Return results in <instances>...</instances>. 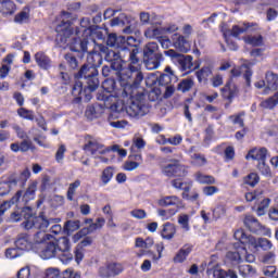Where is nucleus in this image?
Wrapping results in <instances>:
<instances>
[{
  "mask_svg": "<svg viewBox=\"0 0 278 278\" xmlns=\"http://www.w3.org/2000/svg\"><path fill=\"white\" fill-rule=\"evenodd\" d=\"M62 23L56 26V40L61 45H67L71 51L78 52L81 51L86 53L88 51V34H90V20L83 18L80 21V27H74L71 21H65L71 14L63 12Z\"/></svg>",
  "mask_w": 278,
  "mask_h": 278,
  "instance_id": "nucleus-1",
  "label": "nucleus"
},
{
  "mask_svg": "<svg viewBox=\"0 0 278 278\" xmlns=\"http://www.w3.org/2000/svg\"><path fill=\"white\" fill-rule=\"evenodd\" d=\"M108 84H111V86H114V81L112 80H105L102 84V87L105 88V92L98 93L97 99L98 101H103L102 104H100V108H106L108 110H111V114L108 118L109 125L111 127H114L115 129H125L127 127L128 123L125 119L122 121H115L116 114H121L123 110H125V104L123 102L118 101L117 97H114L110 94L112 92V88H108Z\"/></svg>",
  "mask_w": 278,
  "mask_h": 278,
  "instance_id": "nucleus-2",
  "label": "nucleus"
},
{
  "mask_svg": "<svg viewBox=\"0 0 278 278\" xmlns=\"http://www.w3.org/2000/svg\"><path fill=\"white\" fill-rule=\"evenodd\" d=\"M77 77L79 79H85L87 86L84 88L81 81H76L73 87V94L76 97H85L87 101H90V99H92L90 93L94 92V90L99 88V70H97L94 66L85 64L78 72Z\"/></svg>",
  "mask_w": 278,
  "mask_h": 278,
  "instance_id": "nucleus-3",
  "label": "nucleus"
},
{
  "mask_svg": "<svg viewBox=\"0 0 278 278\" xmlns=\"http://www.w3.org/2000/svg\"><path fill=\"white\" fill-rule=\"evenodd\" d=\"M101 53H105L106 62H111L112 71H121L123 62H130L129 65L139 64L138 48L129 49L126 45L122 46L118 52L108 49L105 46H98Z\"/></svg>",
  "mask_w": 278,
  "mask_h": 278,
  "instance_id": "nucleus-4",
  "label": "nucleus"
},
{
  "mask_svg": "<svg viewBox=\"0 0 278 278\" xmlns=\"http://www.w3.org/2000/svg\"><path fill=\"white\" fill-rule=\"evenodd\" d=\"M60 218H50L40 214L39 216H34L30 214L25 215V222L22 224L24 229H39L37 233H35L34 242L35 244H45L47 240H50L51 235H47V229H49V225L51 223H60Z\"/></svg>",
  "mask_w": 278,
  "mask_h": 278,
  "instance_id": "nucleus-5",
  "label": "nucleus"
},
{
  "mask_svg": "<svg viewBox=\"0 0 278 278\" xmlns=\"http://www.w3.org/2000/svg\"><path fill=\"white\" fill-rule=\"evenodd\" d=\"M117 72H119L121 81H127L124 92H129L131 88H139L144 79V75H142V71L140 70V63L128 65L127 68H121Z\"/></svg>",
  "mask_w": 278,
  "mask_h": 278,
  "instance_id": "nucleus-6",
  "label": "nucleus"
},
{
  "mask_svg": "<svg viewBox=\"0 0 278 278\" xmlns=\"http://www.w3.org/2000/svg\"><path fill=\"white\" fill-rule=\"evenodd\" d=\"M126 113L131 118H140L149 114V106L144 102V96L139 94L130 99V103L126 106Z\"/></svg>",
  "mask_w": 278,
  "mask_h": 278,
  "instance_id": "nucleus-7",
  "label": "nucleus"
},
{
  "mask_svg": "<svg viewBox=\"0 0 278 278\" xmlns=\"http://www.w3.org/2000/svg\"><path fill=\"white\" fill-rule=\"evenodd\" d=\"M84 151L88 153V155H92V157H101V155H105V153H110L112 149L105 147L101 140L88 136L86 138V142L84 146Z\"/></svg>",
  "mask_w": 278,
  "mask_h": 278,
  "instance_id": "nucleus-8",
  "label": "nucleus"
},
{
  "mask_svg": "<svg viewBox=\"0 0 278 278\" xmlns=\"http://www.w3.org/2000/svg\"><path fill=\"white\" fill-rule=\"evenodd\" d=\"M245 157L247 160H256L258 162V170L263 175L270 174V167L266 165V157H268V150L266 148H254L249 151Z\"/></svg>",
  "mask_w": 278,
  "mask_h": 278,
  "instance_id": "nucleus-9",
  "label": "nucleus"
},
{
  "mask_svg": "<svg viewBox=\"0 0 278 278\" xmlns=\"http://www.w3.org/2000/svg\"><path fill=\"white\" fill-rule=\"evenodd\" d=\"M52 242L55 244L56 253H59V258L63 264L73 262V254L71 253V240L68 237H62Z\"/></svg>",
  "mask_w": 278,
  "mask_h": 278,
  "instance_id": "nucleus-10",
  "label": "nucleus"
},
{
  "mask_svg": "<svg viewBox=\"0 0 278 278\" xmlns=\"http://www.w3.org/2000/svg\"><path fill=\"white\" fill-rule=\"evenodd\" d=\"M170 162L161 167L162 175L165 177H186L188 175L186 166L179 164L178 160H172Z\"/></svg>",
  "mask_w": 278,
  "mask_h": 278,
  "instance_id": "nucleus-11",
  "label": "nucleus"
},
{
  "mask_svg": "<svg viewBox=\"0 0 278 278\" xmlns=\"http://www.w3.org/2000/svg\"><path fill=\"white\" fill-rule=\"evenodd\" d=\"M244 223L249 227L250 231H252L253 233H261L262 236H267V238H271L273 232L270 231V228H267L266 226L260 224L257 218L249 215L245 217Z\"/></svg>",
  "mask_w": 278,
  "mask_h": 278,
  "instance_id": "nucleus-12",
  "label": "nucleus"
},
{
  "mask_svg": "<svg viewBox=\"0 0 278 278\" xmlns=\"http://www.w3.org/2000/svg\"><path fill=\"white\" fill-rule=\"evenodd\" d=\"M248 242L249 249L253 251V253L260 251V249H262V251H270V249H273V242L266 238L250 237Z\"/></svg>",
  "mask_w": 278,
  "mask_h": 278,
  "instance_id": "nucleus-13",
  "label": "nucleus"
},
{
  "mask_svg": "<svg viewBox=\"0 0 278 278\" xmlns=\"http://www.w3.org/2000/svg\"><path fill=\"white\" fill-rule=\"evenodd\" d=\"M123 273V265L118 263H110L108 265H103L99 268L98 275L102 278L116 277V275H121Z\"/></svg>",
  "mask_w": 278,
  "mask_h": 278,
  "instance_id": "nucleus-14",
  "label": "nucleus"
},
{
  "mask_svg": "<svg viewBox=\"0 0 278 278\" xmlns=\"http://www.w3.org/2000/svg\"><path fill=\"white\" fill-rule=\"evenodd\" d=\"M136 42V38L128 36H116V34H110L106 40L108 47H113L114 49H121L124 45H130Z\"/></svg>",
  "mask_w": 278,
  "mask_h": 278,
  "instance_id": "nucleus-15",
  "label": "nucleus"
},
{
  "mask_svg": "<svg viewBox=\"0 0 278 278\" xmlns=\"http://www.w3.org/2000/svg\"><path fill=\"white\" fill-rule=\"evenodd\" d=\"M173 47L180 51V53H188L190 51V40L187 37L179 34H174L172 36Z\"/></svg>",
  "mask_w": 278,
  "mask_h": 278,
  "instance_id": "nucleus-16",
  "label": "nucleus"
},
{
  "mask_svg": "<svg viewBox=\"0 0 278 278\" xmlns=\"http://www.w3.org/2000/svg\"><path fill=\"white\" fill-rule=\"evenodd\" d=\"M37 190H38V181L30 180L25 192L23 193V191H22L20 201H22V203H29V201H34V199H36Z\"/></svg>",
  "mask_w": 278,
  "mask_h": 278,
  "instance_id": "nucleus-17",
  "label": "nucleus"
},
{
  "mask_svg": "<svg viewBox=\"0 0 278 278\" xmlns=\"http://www.w3.org/2000/svg\"><path fill=\"white\" fill-rule=\"evenodd\" d=\"M101 45H98L96 49H98L99 52L93 51L89 52L87 55V65L88 66H94V68H99L101 64H103V55L105 58V53L101 52V49H99Z\"/></svg>",
  "mask_w": 278,
  "mask_h": 278,
  "instance_id": "nucleus-18",
  "label": "nucleus"
},
{
  "mask_svg": "<svg viewBox=\"0 0 278 278\" xmlns=\"http://www.w3.org/2000/svg\"><path fill=\"white\" fill-rule=\"evenodd\" d=\"M55 255H59V253L58 248L53 241L45 243L41 251L39 252V257H41V260H51L55 257Z\"/></svg>",
  "mask_w": 278,
  "mask_h": 278,
  "instance_id": "nucleus-19",
  "label": "nucleus"
},
{
  "mask_svg": "<svg viewBox=\"0 0 278 278\" xmlns=\"http://www.w3.org/2000/svg\"><path fill=\"white\" fill-rule=\"evenodd\" d=\"M15 247L18 251L25 253V251H31V249H34V243L31 239H29V236L20 235L15 240Z\"/></svg>",
  "mask_w": 278,
  "mask_h": 278,
  "instance_id": "nucleus-20",
  "label": "nucleus"
},
{
  "mask_svg": "<svg viewBox=\"0 0 278 278\" xmlns=\"http://www.w3.org/2000/svg\"><path fill=\"white\" fill-rule=\"evenodd\" d=\"M105 225V218L100 217L96 220V223L91 224L88 228H84L81 231L77 232L74 236V241L77 242L79 238H81V233L86 236V233H92L93 231H97V229H101Z\"/></svg>",
  "mask_w": 278,
  "mask_h": 278,
  "instance_id": "nucleus-21",
  "label": "nucleus"
},
{
  "mask_svg": "<svg viewBox=\"0 0 278 278\" xmlns=\"http://www.w3.org/2000/svg\"><path fill=\"white\" fill-rule=\"evenodd\" d=\"M159 205L161 207H168L170 205H174L178 210H181V207H184V204L181 203V199H179L177 195H168L160 199Z\"/></svg>",
  "mask_w": 278,
  "mask_h": 278,
  "instance_id": "nucleus-22",
  "label": "nucleus"
},
{
  "mask_svg": "<svg viewBox=\"0 0 278 278\" xmlns=\"http://www.w3.org/2000/svg\"><path fill=\"white\" fill-rule=\"evenodd\" d=\"M266 88L264 94H268L270 90H277L278 87V76L273 72H267L265 76Z\"/></svg>",
  "mask_w": 278,
  "mask_h": 278,
  "instance_id": "nucleus-23",
  "label": "nucleus"
},
{
  "mask_svg": "<svg viewBox=\"0 0 278 278\" xmlns=\"http://www.w3.org/2000/svg\"><path fill=\"white\" fill-rule=\"evenodd\" d=\"M192 60L193 58L191 55L181 54L176 62V66H178L180 71H192V68H194Z\"/></svg>",
  "mask_w": 278,
  "mask_h": 278,
  "instance_id": "nucleus-24",
  "label": "nucleus"
},
{
  "mask_svg": "<svg viewBox=\"0 0 278 278\" xmlns=\"http://www.w3.org/2000/svg\"><path fill=\"white\" fill-rule=\"evenodd\" d=\"M222 94L224 99L231 101L236 94H238V87L232 80H229L224 88H222Z\"/></svg>",
  "mask_w": 278,
  "mask_h": 278,
  "instance_id": "nucleus-25",
  "label": "nucleus"
},
{
  "mask_svg": "<svg viewBox=\"0 0 278 278\" xmlns=\"http://www.w3.org/2000/svg\"><path fill=\"white\" fill-rule=\"evenodd\" d=\"M35 61L39 68H42L43 71H49V68H51V59L46 55L45 52H37L35 54Z\"/></svg>",
  "mask_w": 278,
  "mask_h": 278,
  "instance_id": "nucleus-26",
  "label": "nucleus"
},
{
  "mask_svg": "<svg viewBox=\"0 0 278 278\" xmlns=\"http://www.w3.org/2000/svg\"><path fill=\"white\" fill-rule=\"evenodd\" d=\"M175 233H177V228L174 226V224L165 223L162 226L161 237L163 240H173V238H175Z\"/></svg>",
  "mask_w": 278,
  "mask_h": 278,
  "instance_id": "nucleus-27",
  "label": "nucleus"
},
{
  "mask_svg": "<svg viewBox=\"0 0 278 278\" xmlns=\"http://www.w3.org/2000/svg\"><path fill=\"white\" fill-rule=\"evenodd\" d=\"M244 31H249V24L235 25L231 30L224 31V38H226V42H229V40H227V36L238 38V36H240V34H244Z\"/></svg>",
  "mask_w": 278,
  "mask_h": 278,
  "instance_id": "nucleus-28",
  "label": "nucleus"
},
{
  "mask_svg": "<svg viewBox=\"0 0 278 278\" xmlns=\"http://www.w3.org/2000/svg\"><path fill=\"white\" fill-rule=\"evenodd\" d=\"M21 197H23V191L20 190L10 201L3 202L0 205V215L5 214V212H8V210H10L12 205H14V203H18V201H21Z\"/></svg>",
  "mask_w": 278,
  "mask_h": 278,
  "instance_id": "nucleus-29",
  "label": "nucleus"
},
{
  "mask_svg": "<svg viewBox=\"0 0 278 278\" xmlns=\"http://www.w3.org/2000/svg\"><path fill=\"white\" fill-rule=\"evenodd\" d=\"M146 38H149L150 40L162 38L164 36V28L159 27V26H150L146 31H144Z\"/></svg>",
  "mask_w": 278,
  "mask_h": 278,
  "instance_id": "nucleus-30",
  "label": "nucleus"
},
{
  "mask_svg": "<svg viewBox=\"0 0 278 278\" xmlns=\"http://www.w3.org/2000/svg\"><path fill=\"white\" fill-rule=\"evenodd\" d=\"M194 179L198 184L202 185L213 186V184H216V178H214V176L205 175L201 172L194 174Z\"/></svg>",
  "mask_w": 278,
  "mask_h": 278,
  "instance_id": "nucleus-31",
  "label": "nucleus"
},
{
  "mask_svg": "<svg viewBox=\"0 0 278 278\" xmlns=\"http://www.w3.org/2000/svg\"><path fill=\"white\" fill-rule=\"evenodd\" d=\"M27 214H29L30 216H34V214L31 213V206H25L21 212L18 211L13 212L10 216V220L11 223H18L21 218L24 217L25 219V215Z\"/></svg>",
  "mask_w": 278,
  "mask_h": 278,
  "instance_id": "nucleus-32",
  "label": "nucleus"
},
{
  "mask_svg": "<svg viewBox=\"0 0 278 278\" xmlns=\"http://www.w3.org/2000/svg\"><path fill=\"white\" fill-rule=\"evenodd\" d=\"M161 61H162V54L143 59V62L146 64V68L148 71H155V68H160V62Z\"/></svg>",
  "mask_w": 278,
  "mask_h": 278,
  "instance_id": "nucleus-33",
  "label": "nucleus"
},
{
  "mask_svg": "<svg viewBox=\"0 0 278 278\" xmlns=\"http://www.w3.org/2000/svg\"><path fill=\"white\" fill-rule=\"evenodd\" d=\"M277 261V254L273 251L266 252L258 257V262L265 265H273Z\"/></svg>",
  "mask_w": 278,
  "mask_h": 278,
  "instance_id": "nucleus-34",
  "label": "nucleus"
},
{
  "mask_svg": "<svg viewBox=\"0 0 278 278\" xmlns=\"http://www.w3.org/2000/svg\"><path fill=\"white\" fill-rule=\"evenodd\" d=\"M157 51V43L155 42H150L146 46L143 50V59L147 58H156V55H162L160 53H155Z\"/></svg>",
  "mask_w": 278,
  "mask_h": 278,
  "instance_id": "nucleus-35",
  "label": "nucleus"
},
{
  "mask_svg": "<svg viewBox=\"0 0 278 278\" xmlns=\"http://www.w3.org/2000/svg\"><path fill=\"white\" fill-rule=\"evenodd\" d=\"M198 81L201 84L206 81L207 78L212 75V66H204L195 73Z\"/></svg>",
  "mask_w": 278,
  "mask_h": 278,
  "instance_id": "nucleus-36",
  "label": "nucleus"
},
{
  "mask_svg": "<svg viewBox=\"0 0 278 278\" xmlns=\"http://www.w3.org/2000/svg\"><path fill=\"white\" fill-rule=\"evenodd\" d=\"M0 3H1V12L5 16H8L9 14H14V12H16V4H14V2L7 0Z\"/></svg>",
  "mask_w": 278,
  "mask_h": 278,
  "instance_id": "nucleus-37",
  "label": "nucleus"
},
{
  "mask_svg": "<svg viewBox=\"0 0 278 278\" xmlns=\"http://www.w3.org/2000/svg\"><path fill=\"white\" fill-rule=\"evenodd\" d=\"M191 164L192 166H198L200 168L201 166H205L207 164V159H205V155L200 153H193L191 154Z\"/></svg>",
  "mask_w": 278,
  "mask_h": 278,
  "instance_id": "nucleus-38",
  "label": "nucleus"
},
{
  "mask_svg": "<svg viewBox=\"0 0 278 278\" xmlns=\"http://www.w3.org/2000/svg\"><path fill=\"white\" fill-rule=\"evenodd\" d=\"M239 270V275H241L242 277H253V275H255V273H257V270L251 266V265H240L238 267Z\"/></svg>",
  "mask_w": 278,
  "mask_h": 278,
  "instance_id": "nucleus-39",
  "label": "nucleus"
},
{
  "mask_svg": "<svg viewBox=\"0 0 278 278\" xmlns=\"http://www.w3.org/2000/svg\"><path fill=\"white\" fill-rule=\"evenodd\" d=\"M191 251H192V249H190V248L180 249L179 252L174 257V262L176 264H181V262H186V257H188V255H190Z\"/></svg>",
  "mask_w": 278,
  "mask_h": 278,
  "instance_id": "nucleus-40",
  "label": "nucleus"
},
{
  "mask_svg": "<svg viewBox=\"0 0 278 278\" xmlns=\"http://www.w3.org/2000/svg\"><path fill=\"white\" fill-rule=\"evenodd\" d=\"M114 177V168L113 167H106L101 175V181L103 186H108L111 181L112 178Z\"/></svg>",
  "mask_w": 278,
  "mask_h": 278,
  "instance_id": "nucleus-41",
  "label": "nucleus"
},
{
  "mask_svg": "<svg viewBox=\"0 0 278 278\" xmlns=\"http://www.w3.org/2000/svg\"><path fill=\"white\" fill-rule=\"evenodd\" d=\"M244 40L247 45H252V47H262V45H264V37H262V35L248 36Z\"/></svg>",
  "mask_w": 278,
  "mask_h": 278,
  "instance_id": "nucleus-42",
  "label": "nucleus"
},
{
  "mask_svg": "<svg viewBox=\"0 0 278 278\" xmlns=\"http://www.w3.org/2000/svg\"><path fill=\"white\" fill-rule=\"evenodd\" d=\"M261 105L265 110H273V108L278 105V92H276L273 97L268 98L267 100L263 101Z\"/></svg>",
  "mask_w": 278,
  "mask_h": 278,
  "instance_id": "nucleus-43",
  "label": "nucleus"
},
{
  "mask_svg": "<svg viewBox=\"0 0 278 278\" xmlns=\"http://www.w3.org/2000/svg\"><path fill=\"white\" fill-rule=\"evenodd\" d=\"M178 225H180L184 231H190V215L180 214L178 216Z\"/></svg>",
  "mask_w": 278,
  "mask_h": 278,
  "instance_id": "nucleus-44",
  "label": "nucleus"
},
{
  "mask_svg": "<svg viewBox=\"0 0 278 278\" xmlns=\"http://www.w3.org/2000/svg\"><path fill=\"white\" fill-rule=\"evenodd\" d=\"M99 110L100 106H88L86 109L85 115L89 121H94V118H99V116H101Z\"/></svg>",
  "mask_w": 278,
  "mask_h": 278,
  "instance_id": "nucleus-45",
  "label": "nucleus"
},
{
  "mask_svg": "<svg viewBox=\"0 0 278 278\" xmlns=\"http://www.w3.org/2000/svg\"><path fill=\"white\" fill-rule=\"evenodd\" d=\"M117 17H119L121 23L125 25H128L125 29L124 33L125 34H131V23H134V18L127 16V14L125 13H121Z\"/></svg>",
  "mask_w": 278,
  "mask_h": 278,
  "instance_id": "nucleus-46",
  "label": "nucleus"
},
{
  "mask_svg": "<svg viewBox=\"0 0 278 278\" xmlns=\"http://www.w3.org/2000/svg\"><path fill=\"white\" fill-rule=\"evenodd\" d=\"M154 241L152 238H147L146 240L142 238H137L136 239V247L138 249H151L153 247Z\"/></svg>",
  "mask_w": 278,
  "mask_h": 278,
  "instance_id": "nucleus-47",
  "label": "nucleus"
},
{
  "mask_svg": "<svg viewBox=\"0 0 278 278\" xmlns=\"http://www.w3.org/2000/svg\"><path fill=\"white\" fill-rule=\"evenodd\" d=\"M192 86H194L192 78H186L178 84V90H180V92H188Z\"/></svg>",
  "mask_w": 278,
  "mask_h": 278,
  "instance_id": "nucleus-48",
  "label": "nucleus"
},
{
  "mask_svg": "<svg viewBox=\"0 0 278 278\" xmlns=\"http://www.w3.org/2000/svg\"><path fill=\"white\" fill-rule=\"evenodd\" d=\"M227 214V207L223 204L217 205L213 208V219L218 220V218H223Z\"/></svg>",
  "mask_w": 278,
  "mask_h": 278,
  "instance_id": "nucleus-49",
  "label": "nucleus"
},
{
  "mask_svg": "<svg viewBox=\"0 0 278 278\" xmlns=\"http://www.w3.org/2000/svg\"><path fill=\"white\" fill-rule=\"evenodd\" d=\"M179 211L175 208L169 210H159L157 214L161 216L162 220H168L169 218H173L175 214H177Z\"/></svg>",
  "mask_w": 278,
  "mask_h": 278,
  "instance_id": "nucleus-50",
  "label": "nucleus"
},
{
  "mask_svg": "<svg viewBox=\"0 0 278 278\" xmlns=\"http://www.w3.org/2000/svg\"><path fill=\"white\" fill-rule=\"evenodd\" d=\"M79 186H81V180L77 179L74 182L70 184L68 190H67V199L68 201H73L74 197H75V192L77 190V188H79Z\"/></svg>",
  "mask_w": 278,
  "mask_h": 278,
  "instance_id": "nucleus-51",
  "label": "nucleus"
},
{
  "mask_svg": "<svg viewBox=\"0 0 278 278\" xmlns=\"http://www.w3.org/2000/svg\"><path fill=\"white\" fill-rule=\"evenodd\" d=\"M79 227H80L79 220H67L64 225V229L65 231H67V233H73V231H77Z\"/></svg>",
  "mask_w": 278,
  "mask_h": 278,
  "instance_id": "nucleus-52",
  "label": "nucleus"
},
{
  "mask_svg": "<svg viewBox=\"0 0 278 278\" xmlns=\"http://www.w3.org/2000/svg\"><path fill=\"white\" fill-rule=\"evenodd\" d=\"M17 114L21 116V118H25L26 121H34L35 118L34 111L27 110L25 108H20L17 110Z\"/></svg>",
  "mask_w": 278,
  "mask_h": 278,
  "instance_id": "nucleus-53",
  "label": "nucleus"
},
{
  "mask_svg": "<svg viewBox=\"0 0 278 278\" xmlns=\"http://www.w3.org/2000/svg\"><path fill=\"white\" fill-rule=\"evenodd\" d=\"M235 240H239V242H243L245 244H248L249 248V239L253 238V236H247V233H244V230L239 229L235 232Z\"/></svg>",
  "mask_w": 278,
  "mask_h": 278,
  "instance_id": "nucleus-54",
  "label": "nucleus"
},
{
  "mask_svg": "<svg viewBox=\"0 0 278 278\" xmlns=\"http://www.w3.org/2000/svg\"><path fill=\"white\" fill-rule=\"evenodd\" d=\"M258 182H260V176H257V174L255 173H252L244 178V184H247L248 186H251L252 188L257 186Z\"/></svg>",
  "mask_w": 278,
  "mask_h": 278,
  "instance_id": "nucleus-55",
  "label": "nucleus"
},
{
  "mask_svg": "<svg viewBox=\"0 0 278 278\" xmlns=\"http://www.w3.org/2000/svg\"><path fill=\"white\" fill-rule=\"evenodd\" d=\"M34 149H36V148L34 147V143H31V141L29 139H24L20 143V151L22 153H27V151H34Z\"/></svg>",
  "mask_w": 278,
  "mask_h": 278,
  "instance_id": "nucleus-56",
  "label": "nucleus"
},
{
  "mask_svg": "<svg viewBox=\"0 0 278 278\" xmlns=\"http://www.w3.org/2000/svg\"><path fill=\"white\" fill-rule=\"evenodd\" d=\"M173 188L176 190H184L185 192H190V186L186 185V182L181 181L180 179H174L172 181Z\"/></svg>",
  "mask_w": 278,
  "mask_h": 278,
  "instance_id": "nucleus-57",
  "label": "nucleus"
},
{
  "mask_svg": "<svg viewBox=\"0 0 278 278\" xmlns=\"http://www.w3.org/2000/svg\"><path fill=\"white\" fill-rule=\"evenodd\" d=\"M21 255H23V253L16 247L15 248H10L5 252V256L8 257V260H15V257H21Z\"/></svg>",
  "mask_w": 278,
  "mask_h": 278,
  "instance_id": "nucleus-58",
  "label": "nucleus"
},
{
  "mask_svg": "<svg viewBox=\"0 0 278 278\" xmlns=\"http://www.w3.org/2000/svg\"><path fill=\"white\" fill-rule=\"evenodd\" d=\"M14 21L20 25H23V23H27V21H29V13H27L26 11H22L17 15H15Z\"/></svg>",
  "mask_w": 278,
  "mask_h": 278,
  "instance_id": "nucleus-59",
  "label": "nucleus"
},
{
  "mask_svg": "<svg viewBox=\"0 0 278 278\" xmlns=\"http://www.w3.org/2000/svg\"><path fill=\"white\" fill-rule=\"evenodd\" d=\"M218 191V187L215 186H206L202 189V192L205 194V197H214V194H217Z\"/></svg>",
  "mask_w": 278,
  "mask_h": 278,
  "instance_id": "nucleus-60",
  "label": "nucleus"
},
{
  "mask_svg": "<svg viewBox=\"0 0 278 278\" xmlns=\"http://www.w3.org/2000/svg\"><path fill=\"white\" fill-rule=\"evenodd\" d=\"M140 167V163L136 162V161H126L124 163V170H128V172H131V170H136L137 168Z\"/></svg>",
  "mask_w": 278,
  "mask_h": 278,
  "instance_id": "nucleus-61",
  "label": "nucleus"
},
{
  "mask_svg": "<svg viewBox=\"0 0 278 278\" xmlns=\"http://www.w3.org/2000/svg\"><path fill=\"white\" fill-rule=\"evenodd\" d=\"M263 275L265 277H275L277 275V267L276 266H266L262 268Z\"/></svg>",
  "mask_w": 278,
  "mask_h": 278,
  "instance_id": "nucleus-62",
  "label": "nucleus"
},
{
  "mask_svg": "<svg viewBox=\"0 0 278 278\" xmlns=\"http://www.w3.org/2000/svg\"><path fill=\"white\" fill-rule=\"evenodd\" d=\"M130 215L132 218H137L138 220H142L143 218H147V212L144 210H132L130 212Z\"/></svg>",
  "mask_w": 278,
  "mask_h": 278,
  "instance_id": "nucleus-63",
  "label": "nucleus"
},
{
  "mask_svg": "<svg viewBox=\"0 0 278 278\" xmlns=\"http://www.w3.org/2000/svg\"><path fill=\"white\" fill-rule=\"evenodd\" d=\"M66 153V146L61 144L55 153V160L56 162H62L64 160V154Z\"/></svg>",
  "mask_w": 278,
  "mask_h": 278,
  "instance_id": "nucleus-64",
  "label": "nucleus"
}]
</instances>
